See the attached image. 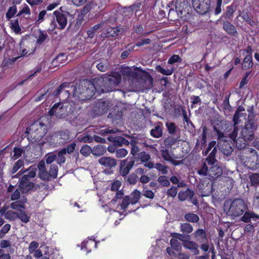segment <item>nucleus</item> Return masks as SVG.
Listing matches in <instances>:
<instances>
[{"instance_id": "24", "label": "nucleus", "mask_w": 259, "mask_h": 259, "mask_svg": "<svg viewBox=\"0 0 259 259\" xmlns=\"http://www.w3.org/2000/svg\"><path fill=\"white\" fill-rule=\"evenodd\" d=\"M122 112L118 108H112L108 115V118L112 120V122L120 120L122 118Z\"/></svg>"}, {"instance_id": "40", "label": "nucleus", "mask_w": 259, "mask_h": 259, "mask_svg": "<svg viewBox=\"0 0 259 259\" xmlns=\"http://www.w3.org/2000/svg\"><path fill=\"white\" fill-rule=\"evenodd\" d=\"M155 69L157 72L166 76L171 75L174 71V67H171L170 69H165L160 65H157L155 67Z\"/></svg>"}, {"instance_id": "36", "label": "nucleus", "mask_w": 259, "mask_h": 259, "mask_svg": "<svg viewBox=\"0 0 259 259\" xmlns=\"http://www.w3.org/2000/svg\"><path fill=\"white\" fill-rule=\"evenodd\" d=\"M102 27L101 24H97L91 27L90 29L87 31V34L88 37L93 38L95 34L98 32V31Z\"/></svg>"}, {"instance_id": "52", "label": "nucleus", "mask_w": 259, "mask_h": 259, "mask_svg": "<svg viewBox=\"0 0 259 259\" xmlns=\"http://www.w3.org/2000/svg\"><path fill=\"white\" fill-rule=\"evenodd\" d=\"M209 169L205 162L202 163L201 167L200 168H198L197 173L200 176H206L208 175Z\"/></svg>"}, {"instance_id": "31", "label": "nucleus", "mask_w": 259, "mask_h": 259, "mask_svg": "<svg viewBox=\"0 0 259 259\" xmlns=\"http://www.w3.org/2000/svg\"><path fill=\"white\" fill-rule=\"evenodd\" d=\"M252 56L246 55L243 59L242 63V69L243 70H247L252 67Z\"/></svg>"}, {"instance_id": "22", "label": "nucleus", "mask_w": 259, "mask_h": 259, "mask_svg": "<svg viewBox=\"0 0 259 259\" xmlns=\"http://www.w3.org/2000/svg\"><path fill=\"white\" fill-rule=\"evenodd\" d=\"M132 30V36L134 40H136L139 38V37H136L135 34L145 36L150 33V32H144V28L142 24L134 25Z\"/></svg>"}, {"instance_id": "44", "label": "nucleus", "mask_w": 259, "mask_h": 259, "mask_svg": "<svg viewBox=\"0 0 259 259\" xmlns=\"http://www.w3.org/2000/svg\"><path fill=\"white\" fill-rule=\"evenodd\" d=\"M126 182L130 185H135L139 181V177L135 172L131 173L128 177H126Z\"/></svg>"}, {"instance_id": "3", "label": "nucleus", "mask_w": 259, "mask_h": 259, "mask_svg": "<svg viewBox=\"0 0 259 259\" xmlns=\"http://www.w3.org/2000/svg\"><path fill=\"white\" fill-rule=\"evenodd\" d=\"M48 128V124L40 119L31 123L27 128L28 139L31 143H37L46 135Z\"/></svg>"}, {"instance_id": "62", "label": "nucleus", "mask_w": 259, "mask_h": 259, "mask_svg": "<svg viewBox=\"0 0 259 259\" xmlns=\"http://www.w3.org/2000/svg\"><path fill=\"white\" fill-rule=\"evenodd\" d=\"M128 153L127 150L124 148L117 149L115 153V156L117 158H122L125 157Z\"/></svg>"}, {"instance_id": "25", "label": "nucleus", "mask_w": 259, "mask_h": 259, "mask_svg": "<svg viewBox=\"0 0 259 259\" xmlns=\"http://www.w3.org/2000/svg\"><path fill=\"white\" fill-rule=\"evenodd\" d=\"M71 83L68 82H63L61 85L59 86L56 90H55L52 93V95L54 97H58V95L63 94L65 91L69 90V88H71Z\"/></svg>"}, {"instance_id": "30", "label": "nucleus", "mask_w": 259, "mask_h": 259, "mask_svg": "<svg viewBox=\"0 0 259 259\" xmlns=\"http://www.w3.org/2000/svg\"><path fill=\"white\" fill-rule=\"evenodd\" d=\"M30 42L26 40L22 39L20 42L19 52L21 56H26L31 54L32 53L29 50L23 48L25 46H28Z\"/></svg>"}, {"instance_id": "21", "label": "nucleus", "mask_w": 259, "mask_h": 259, "mask_svg": "<svg viewBox=\"0 0 259 259\" xmlns=\"http://www.w3.org/2000/svg\"><path fill=\"white\" fill-rule=\"evenodd\" d=\"M29 180L30 179L25 174L20 179V187L22 189H26L27 191L32 189L34 184L32 182H30Z\"/></svg>"}, {"instance_id": "27", "label": "nucleus", "mask_w": 259, "mask_h": 259, "mask_svg": "<svg viewBox=\"0 0 259 259\" xmlns=\"http://www.w3.org/2000/svg\"><path fill=\"white\" fill-rule=\"evenodd\" d=\"M212 185L211 184L207 183L206 185H203L202 187L200 188V191L201 196L202 197L209 196L212 192Z\"/></svg>"}, {"instance_id": "12", "label": "nucleus", "mask_w": 259, "mask_h": 259, "mask_svg": "<svg viewBox=\"0 0 259 259\" xmlns=\"http://www.w3.org/2000/svg\"><path fill=\"white\" fill-rule=\"evenodd\" d=\"M127 159L123 160L120 165L119 173L123 177L125 178L130 172L131 169L134 166L135 160V159H131L126 165L125 163L127 162Z\"/></svg>"}, {"instance_id": "41", "label": "nucleus", "mask_w": 259, "mask_h": 259, "mask_svg": "<svg viewBox=\"0 0 259 259\" xmlns=\"http://www.w3.org/2000/svg\"><path fill=\"white\" fill-rule=\"evenodd\" d=\"M17 12V9L15 5L12 6L8 9L6 14V19L10 21L13 18Z\"/></svg>"}, {"instance_id": "58", "label": "nucleus", "mask_w": 259, "mask_h": 259, "mask_svg": "<svg viewBox=\"0 0 259 259\" xmlns=\"http://www.w3.org/2000/svg\"><path fill=\"white\" fill-rule=\"evenodd\" d=\"M46 162L47 164H51L57 159V155L53 152L48 153L46 156Z\"/></svg>"}, {"instance_id": "57", "label": "nucleus", "mask_w": 259, "mask_h": 259, "mask_svg": "<svg viewBox=\"0 0 259 259\" xmlns=\"http://www.w3.org/2000/svg\"><path fill=\"white\" fill-rule=\"evenodd\" d=\"M138 158L140 159L142 163L147 162L150 159V155L146 153L145 151H142L138 153Z\"/></svg>"}, {"instance_id": "42", "label": "nucleus", "mask_w": 259, "mask_h": 259, "mask_svg": "<svg viewBox=\"0 0 259 259\" xmlns=\"http://www.w3.org/2000/svg\"><path fill=\"white\" fill-rule=\"evenodd\" d=\"M130 145L132 147L131 154L133 155L131 159H134V157L140 151V149L139 147L137 145V142L135 140H132L130 142Z\"/></svg>"}, {"instance_id": "6", "label": "nucleus", "mask_w": 259, "mask_h": 259, "mask_svg": "<svg viewBox=\"0 0 259 259\" xmlns=\"http://www.w3.org/2000/svg\"><path fill=\"white\" fill-rule=\"evenodd\" d=\"M55 18L50 23V30L53 31L55 29H64L67 24V16L65 13L56 10L53 12Z\"/></svg>"}, {"instance_id": "56", "label": "nucleus", "mask_w": 259, "mask_h": 259, "mask_svg": "<svg viewBox=\"0 0 259 259\" xmlns=\"http://www.w3.org/2000/svg\"><path fill=\"white\" fill-rule=\"evenodd\" d=\"M10 207L13 209L18 210V211L19 210H21L20 208L24 209L25 205L23 202L21 201H15L12 202L10 204Z\"/></svg>"}, {"instance_id": "47", "label": "nucleus", "mask_w": 259, "mask_h": 259, "mask_svg": "<svg viewBox=\"0 0 259 259\" xmlns=\"http://www.w3.org/2000/svg\"><path fill=\"white\" fill-rule=\"evenodd\" d=\"M97 69L102 72L107 71L109 67V62L106 60L101 61L96 65Z\"/></svg>"}, {"instance_id": "34", "label": "nucleus", "mask_w": 259, "mask_h": 259, "mask_svg": "<svg viewBox=\"0 0 259 259\" xmlns=\"http://www.w3.org/2000/svg\"><path fill=\"white\" fill-rule=\"evenodd\" d=\"M124 29L120 26L111 27L108 29L107 31L108 36L115 37L122 33Z\"/></svg>"}, {"instance_id": "5", "label": "nucleus", "mask_w": 259, "mask_h": 259, "mask_svg": "<svg viewBox=\"0 0 259 259\" xmlns=\"http://www.w3.org/2000/svg\"><path fill=\"white\" fill-rule=\"evenodd\" d=\"M248 119L246 122L244 128L241 131V136L245 141L250 142L254 139V131L256 130L257 125L253 119V115L248 116Z\"/></svg>"}, {"instance_id": "45", "label": "nucleus", "mask_w": 259, "mask_h": 259, "mask_svg": "<svg viewBox=\"0 0 259 259\" xmlns=\"http://www.w3.org/2000/svg\"><path fill=\"white\" fill-rule=\"evenodd\" d=\"M17 217L24 223H27L30 221V217L27 215L26 212L22 210L18 212Z\"/></svg>"}, {"instance_id": "20", "label": "nucleus", "mask_w": 259, "mask_h": 259, "mask_svg": "<svg viewBox=\"0 0 259 259\" xmlns=\"http://www.w3.org/2000/svg\"><path fill=\"white\" fill-rule=\"evenodd\" d=\"M68 106V113L70 118H76L80 114V107L76 105L75 103L69 104Z\"/></svg>"}, {"instance_id": "29", "label": "nucleus", "mask_w": 259, "mask_h": 259, "mask_svg": "<svg viewBox=\"0 0 259 259\" xmlns=\"http://www.w3.org/2000/svg\"><path fill=\"white\" fill-rule=\"evenodd\" d=\"M107 151V148L103 145H99L93 148L92 154L96 156H101L105 154Z\"/></svg>"}, {"instance_id": "54", "label": "nucleus", "mask_w": 259, "mask_h": 259, "mask_svg": "<svg viewBox=\"0 0 259 259\" xmlns=\"http://www.w3.org/2000/svg\"><path fill=\"white\" fill-rule=\"evenodd\" d=\"M171 235L173 238H176L177 240L179 239V240L182 241L183 244L185 242V241H187L188 239H189V236H186L183 234L174 233H172Z\"/></svg>"}, {"instance_id": "53", "label": "nucleus", "mask_w": 259, "mask_h": 259, "mask_svg": "<svg viewBox=\"0 0 259 259\" xmlns=\"http://www.w3.org/2000/svg\"><path fill=\"white\" fill-rule=\"evenodd\" d=\"M67 60V57L66 55L64 53L59 54L53 60V63L55 64V65H57L56 64L57 63H59V64L64 63Z\"/></svg>"}, {"instance_id": "46", "label": "nucleus", "mask_w": 259, "mask_h": 259, "mask_svg": "<svg viewBox=\"0 0 259 259\" xmlns=\"http://www.w3.org/2000/svg\"><path fill=\"white\" fill-rule=\"evenodd\" d=\"M121 136H109L107 138L108 140L112 143L115 146H121Z\"/></svg>"}, {"instance_id": "9", "label": "nucleus", "mask_w": 259, "mask_h": 259, "mask_svg": "<svg viewBox=\"0 0 259 259\" xmlns=\"http://www.w3.org/2000/svg\"><path fill=\"white\" fill-rule=\"evenodd\" d=\"M68 106H63L61 103L55 104L51 109L48 111L49 115H55L56 117L59 118L69 117L68 112Z\"/></svg>"}, {"instance_id": "2", "label": "nucleus", "mask_w": 259, "mask_h": 259, "mask_svg": "<svg viewBox=\"0 0 259 259\" xmlns=\"http://www.w3.org/2000/svg\"><path fill=\"white\" fill-rule=\"evenodd\" d=\"M94 82L88 81L84 85L76 84L71 85L72 95L75 100L79 101H84L92 99L95 95L96 88Z\"/></svg>"}, {"instance_id": "51", "label": "nucleus", "mask_w": 259, "mask_h": 259, "mask_svg": "<svg viewBox=\"0 0 259 259\" xmlns=\"http://www.w3.org/2000/svg\"><path fill=\"white\" fill-rule=\"evenodd\" d=\"M168 133L170 135H174L176 133L177 127L174 122H167L165 123Z\"/></svg>"}, {"instance_id": "8", "label": "nucleus", "mask_w": 259, "mask_h": 259, "mask_svg": "<svg viewBox=\"0 0 259 259\" xmlns=\"http://www.w3.org/2000/svg\"><path fill=\"white\" fill-rule=\"evenodd\" d=\"M246 206L242 199L237 198L233 200L230 205L229 212L233 217H239L243 214Z\"/></svg>"}, {"instance_id": "59", "label": "nucleus", "mask_w": 259, "mask_h": 259, "mask_svg": "<svg viewBox=\"0 0 259 259\" xmlns=\"http://www.w3.org/2000/svg\"><path fill=\"white\" fill-rule=\"evenodd\" d=\"M23 165L24 160L23 159H19L17 162H15L14 165L13 166L11 170V174H15Z\"/></svg>"}, {"instance_id": "49", "label": "nucleus", "mask_w": 259, "mask_h": 259, "mask_svg": "<svg viewBox=\"0 0 259 259\" xmlns=\"http://www.w3.org/2000/svg\"><path fill=\"white\" fill-rule=\"evenodd\" d=\"M93 149L91 147L88 145H84L82 146L80 153L81 155L85 157H87L90 155L91 153H92Z\"/></svg>"}, {"instance_id": "28", "label": "nucleus", "mask_w": 259, "mask_h": 259, "mask_svg": "<svg viewBox=\"0 0 259 259\" xmlns=\"http://www.w3.org/2000/svg\"><path fill=\"white\" fill-rule=\"evenodd\" d=\"M37 168L39 170L38 174L39 178L43 180L45 176H47V169L46 167V164L44 160L40 161L37 164Z\"/></svg>"}, {"instance_id": "35", "label": "nucleus", "mask_w": 259, "mask_h": 259, "mask_svg": "<svg viewBox=\"0 0 259 259\" xmlns=\"http://www.w3.org/2000/svg\"><path fill=\"white\" fill-rule=\"evenodd\" d=\"M48 38V35L45 31L39 30L36 42L37 44L41 45Z\"/></svg>"}, {"instance_id": "11", "label": "nucleus", "mask_w": 259, "mask_h": 259, "mask_svg": "<svg viewBox=\"0 0 259 259\" xmlns=\"http://www.w3.org/2000/svg\"><path fill=\"white\" fill-rule=\"evenodd\" d=\"M218 147L225 155L229 156L233 151L231 142L226 140L218 141Z\"/></svg>"}, {"instance_id": "13", "label": "nucleus", "mask_w": 259, "mask_h": 259, "mask_svg": "<svg viewBox=\"0 0 259 259\" xmlns=\"http://www.w3.org/2000/svg\"><path fill=\"white\" fill-rule=\"evenodd\" d=\"M109 109V105L106 101L102 99L98 100L96 104L95 111L99 115H102L107 112Z\"/></svg>"}, {"instance_id": "26", "label": "nucleus", "mask_w": 259, "mask_h": 259, "mask_svg": "<svg viewBox=\"0 0 259 259\" xmlns=\"http://www.w3.org/2000/svg\"><path fill=\"white\" fill-rule=\"evenodd\" d=\"M183 245L186 248L190 250L194 255H197L199 253L198 244L193 241H190L188 239L187 241H185Z\"/></svg>"}, {"instance_id": "48", "label": "nucleus", "mask_w": 259, "mask_h": 259, "mask_svg": "<svg viewBox=\"0 0 259 259\" xmlns=\"http://www.w3.org/2000/svg\"><path fill=\"white\" fill-rule=\"evenodd\" d=\"M234 6L232 5L229 6L226 8V11L225 13L222 16V18L226 19H231L233 16L234 13Z\"/></svg>"}, {"instance_id": "39", "label": "nucleus", "mask_w": 259, "mask_h": 259, "mask_svg": "<svg viewBox=\"0 0 259 259\" xmlns=\"http://www.w3.org/2000/svg\"><path fill=\"white\" fill-rule=\"evenodd\" d=\"M184 218L187 221L191 223H197L199 221L198 215L192 212L186 213Z\"/></svg>"}, {"instance_id": "1", "label": "nucleus", "mask_w": 259, "mask_h": 259, "mask_svg": "<svg viewBox=\"0 0 259 259\" xmlns=\"http://www.w3.org/2000/svg\"><path fill=\"white\" fill-rule=\"evenodd\" d=\"M121 81V74L116 71L111 72L107 76L96 78L93 80L96 91L103 93L115 90Z\"/></svg>"}, {"instance_id": "17", "label": "nucleus", "mask_w": 259, "mask_h": 259, "mask_svg": "<svg viewBox=\"0 0 259 259\" xmlns=\"http://www.w3.org/2000/svg\"><path fill=\"white\" fill-rule=\"evenodd\" d=\"M223 28L230 35L236 36L238 34L235 26L227 20H223Z\"/></svg>"}, {"instance_id": "55", "label": "nucleus", "mask_w": 259, "mask_h": 259, "mask_svg": "<svg viewBox=\"0 0 259 259\" xmlns=\"http://www.w3.org/2000/svg\"><path fill=\"white\" fill-rule=\"evenodd\" d=\"M170 244L172 248L175 250L179 251L181 249V244L176 238H172L170 240Z\"/></svg>"}, {"instance_id": "61", "label": "nucleus", "mask_w": 259, "mask_h": 259, "mask_svg": "<svg viewBox=\"0 0 259 259\" xmlns=\"http://www.w3.org/2000/svg\"><path fill=\"white\" fill-rule=\"evenodd\" d=\"M151 42V40L150 38H142L135 43V47H141L144 45H149Z\"/></svg>"}, {"instance_id": "37", "label": "nucleus", "mask_w": 259, "mask_h": 259, "mask_svg": "<svg viewBox=\"0 0 259 259\" xmlns=\"http://www.w3.org/2000/svg\"><path fill=\"white\" fill-rule=\"evenodd\" d=\"M57 155V159H56V161L59 165H61V164L64 163L66 161V158L65 157V151L64 149H61L59 151Z\"/></svg>"}, {"instance_id": "63", "label": "nucleus", "mask_w": 259, "mask_h": 259, "mask_svg": "<svg viewBox=\"0 0 259 259\" xmlns=\"http://www.w3.org/2000/svg\"><path fill=\"white\" fill-rule=\"evenodd\" d=\"M182 62V59L178 55L174 54L168 60V64H173L175 63H181Z\"/></svg>"}, {"instance_id": "15", "label": "nucleus", "mask_w": 259, "mask_h": 259, "mask_svg": "<svg viewBox=\"0 0 259 259\" xmlns=\"http://www.w3.org/2000/svg\"><path fill=\"white\" fill-rule=\"evenodd\" d=\"M58 172V166L57 164H51L49 170H47V176H45L44 179L45 181H51L52 179H55L57 178Z\"/></svg>"}, {"instance_id": "38", "label": "nucleus", "mask_w": 259, "mask_h": 259, "mask_svg": "<svg viewBox=\"0 0 259 259\" xmlns=\"http://www.w3.org/2000/svg\"><path fill=\"white\" fill-rule=\"evenodd\" d=\"M247 142H249L244 141L241 137H239L237 140H236V146L237 148L240 150V152H242L244 149L249 148L248 147H246V143Z\"/></svg>"}, {"instance_id": "4", "label": "nucleus", "mask_w": 259, "mask_h": 259, "mask_svg": "<svg viewBox=\"0 0 259 259\" xmlns=\"http://www.w3.org/2000/svg\"><path fill=\"white\" fill-rule=\"evenodd\" d=\"M239 156L240 159L244 161L245 165L249 168H256L259 164V155L252 148H247L240 152Z\"/></svg>"}, {"instance_id": "43", "label": "nucleus", "mask_w": 259, "mask_h": 259, "mask_svg": "<svg viewBox=\"0 0 259 259\" xmlns=\"http://www.w3.org/2000/svg\"><path fill=\"white\" fill-rule=\"evenodd\" d=\"M188 195L191 197H192L194 195L193 191L190 189H187L185 192H180L178 193V198L181 201H184L187 198Z\"/></svg>"}, {"instance_id": "7", "label": "nucleus", "mask_w": 259, "mask_h": 259, "mask_svg": "<svg viewBox=\"0 0 259 259\" xmlns=\"http://www.w3.org/2000/svg\"><path fill=\"white\" fill-rule=\"evenodd\" d=\"M175 8L178 17L184 21L187 19L191 10L190 5L187 0H176Z\"/></svg>"}, {"instance_id": "32", "label": "nucleus", "mask_w": 259, "mask_h": 259, "mask_svg": "<svg viewBox=\"0 0 259 259\" xmlns=\"http://www.w3.org/2000/svg\"><path fill=\"white\" fill-rule=\"evenodd\" d=\"M162 124H157L154 128L150 131V135L155 138H159L162 136Z\"/></svg>"}, {"instance_id": "64", "label": "nucleus", "mask_w": 259, "mask_h": 259, "mask_svg": "<svg viewBox=\"0 0 259 259\" xmlns=\"http://www.w3.org/2000/svg\"><path fill=\"white\" fill-rule=\"evenodd\" d=\"M154 167L158 171H161L162 174L166 175L168 172V167L160 163H156Z\"/></svg>"}, {"instance_id": "50", "label": "nucleus", "mask_w": 259, "mask_h": 259, "mask_svg": "<svg viewBox=\"0 0 259 259\" xmlns=\"http://www.w3.org/2000/svg\"><path fill=\"white\" fill-rule=\"evenodd\" d=\"M181 231L184 233L190 234L193 231V227L189 223H185L181 224Z\"/></svg>"}, {"instance_id": "33", "label": "nucleus", "mask_w": 259, "mask_h": 259, "mask_svg": "<svg viewBox=\"0 0 259 259\" xmlns=\"http://www.w3.org/2000/svg\"><path fill=\"white\" fill-rule=\"evenodd\" d=\"M10 27L12 30L16 34H20L21 32V28L19 25V20L18 18L14 20H10Z\"/></svg>"}, {"instance_id": "14", "label": "nucleus", "mask_w": 259, "mask_h": 259, "mask_svg": "<svg viewBox=\"0 0 259 259\" xmlns=\"http://www.w3.org/2000/svg\"><path fill=\"white\" fill-rule=\"evenodd\" d=\"M193 236L195 240L197 242H208V239L206 232L203 229H198L193 233Z\"/></svg>"}, {"instance_id": "18", "label": "nucleus", "mask_w": 259, "mask_h": 259, "mask_svg": "<svg viewBox=\"0 0 259 259\" xmlns=\"http://www.w3.org/2000/svg\"><path fill=\"white\" fill-rule=\"evenodd\" d=\"M97 242L94 239H90L83 241L81 243V250L85 251L87 253L91 252L93 248L97 247Z\"/></svg>"}, {"instance_id": "19", "label": "nucleus", "mask_w": 259, "mask_h": 259, "mask_svg": "<svg viewBox=\"0 0 259 259\" xmlns=\"http://www.w3.org/2000/svg\"><path fill=\"white\" fill-rule=\"evenodd\" d=\"M99 163L105 167L112 168L116 164V160L110 157H102L99 159Z\"/></svg>"}, {"instance_id": "10", "label": "nucleus", "mask_w": 259, "mask_h": 259, "mask_svg": "<svg viewBox=\"0 0 259 259\" xmlns=\"http://www.w3.org/2000/svg\"><path fill=\"white\" fill-rule=\"evenodd\" d=\"M192 6L198 14L204 15L210 11V0H192Z\"/></svg>"}, {"instance_id": "23", "label": "nucleus", "mask_w": 259, "mask_h": 259, "mask_svg": "<svg viewBox=\"0 0 259 259\" xmlns=\"http://www.w3.org/2000/svg\"><path fill=\"white\" fill-rule=\"evenodd\" d=\"M222 168L214 164L211 165L209 169L208 176L213 179H217L222 174Z\"/></svg>"}, {"instance_id": "60", "label": "nucleus", "mask_w": 259, "mask_h": 259, "mask_svg": "<svg viewBox=\"0 0 259 259\" xmlns=\"http://www.w3.org/2000/svg\"><path fill=\"white\" fill-rule=\"evenodd\" d=\"M249 179L252 186L256 187L259 185V174H253L250 175Z\"/></svg>"}, {"instance_id": "16", "label": "nucleus", "mask_w": 259, "mask_h": 259, "mask_svg": "<svg viewBox=\"0 0 259 259\" xmlns=\"http://www.w3.org/2000/svg\"><path fill=\"white\" fill-rule=\"evenodd\" d=\"M259 220V215L252 211H246L240 219V221L246 223L251 222V220Z\"/></svg>"}]
</instances>
